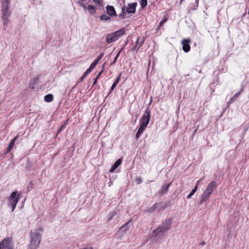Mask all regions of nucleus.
Wrapping results in <instances>:
<instances>
[{
	"label": "nucleus",
	"instance_id": "obj_1",
	"mask_svg": "<svg viewBox=\"0 0 249 249\" xmlns=\"http://www.w3.org/2000/svg\"><path fill=\"white\" fill-rule=\"evenodd\" d=\"M43 229L39 227L30 231V242L28 249H36L41 242Z\"/></svg>",
	"mask_w": 249,
	"mask_h": 249
},
{
	"label": "nucleus",
	"instance_id": "obj_2",
	"mask_svg": "<svg viewBox=\"0 0 249 249\" xmlns=\"http://www.w3.org/2000/svg\"><path fill=\"white\" fill-rule=\"evenodd\" d=\"M150 117V110L149 108H147L140 120V126L136 135V138H139L143 133L149 123Z\"/></svg>",
	"mask_w": 249,
	"mask_h": 249
},
{
	"label": "nucleus",
	"instance_id": "obj_3",
	"mask_svg": "<svg viewBox=\"0 0 249 249\" xmlns=\"http://www.w3.org/2000/svg\"><path fill=\"white\" fill-rule=\"evenodd\" d=\"M21 198L20 194H18L17 190L13 192L10 196L8 198L7 205L8 207L11 209L12 212H14L17 204Z\"/></svg>",
	"mask_w": 249,
	"mask_h": 249
},
{
	"label": "nucleus",
	"instance_id": "obj_4",
	"mask_svg": "<svg viewBox=\"0 0 249 249\" xmlns=\"http://www.w3.org/2000/svg\"><path fill=\"white\" fill-rule=\"evenodd\" d=\"M10 1L11 0H2L1 1L2 18L3 24L5 25H7L8 24V18L11 15V12L9 10V4Z\"/></svg>",
	"mask_w": 249,
	"mask_h": 249
},
{
	"label": "nucleus",
	"instance_id": "obj_5",
	"mask_svg": "<svg viewBox=\"0 0 249 249\" xmlns=\"http://www.w3.org/2000/svg\"><path fill=\"white\" fill-rule=\"evenodd\" d=\"M125 32V30L122 28L113 33L108 34L106 37V42L107 43H110L116 41L120 36L124 35Z\"/></svg>",
	"mask_w": 249,
	"mask_h": 249
},
{
	"label": "nucleus",
	"instance_id": "obj_6",
	"mask_svg": "<svg viewBox=\"0 0 249 249\" xmlns=\"http://www.w3.org/2000/svg\"><path fill=\"white\" fill-rule=\"evenodd\" d=\"M14 249L12 239L10 237L3 239L0 242V249Z\"/></svg>",
	"mask_w": 249,
	"mask_h": 249
},
{
	"label": "nucleus",
	"instance_id": "obj_7",
	"mask_svg": "<svg viewBox=\"0 0 249 249\" xmlns=\"http://www.w3.org/2000/svg\"><path fill=\"white\" fill-rule=\"evenodd\" d=\"M165 232L161 227H159L152 232L151 235L152 237L157 238V239L158 240L164 235Z\"/></svg>",
	"mask_w": 249,
	"mask_h": 249
},
{
	"label": "nucleus",
	"instance_id": "obj_8",
	"mask_svg": "<svg viewBox=\"0 0 249 249\" xmlns=\"http://www.w3.org/2000/svg\"><path fill=\"white\" fill-rule=\"evenodd\" d=\"M137 6V2L128 4L125 8V12L128 14H134L136 12V7Z\"/></svg>",
	"mask_w": 249,
	"mask_h": 249
},
{
	"label": "nucleus",
	"instance_id": "obj_9",
	"mask_svg": "<svg viewBox=\"0 0 249 249\" xmlns=\"http://www.w3.org/2000/svg\"><path fill=\"white\" fill-rule=\"evenodd\" d=\"M165 207L164 204L163 203H156L151 207L148 210V212L152 213L155 210L160 211Z\"/></svg>",
	"mask_w": 249,
	"mask_h": 249
},
{
	"label": "nucleus",
	"instance_id": "obj_10",
	"mask_svg": "<svg viewBox=\"0 0 249 249\" xmlns=\"http://www.w3.org/2000/svg\"><path fill=\"white\" fill-rule=\"evenodd\" d=\"M172 223V219L171 218H168L165 220L163 222L162 225L160 226L163 231H168L170 229L171 225Z\"/></svg>",
	"mask_w": 249,
	"mask_h": 249
},
{
	"label": "nucleus",
	"instance_id": "obj_11",
	"mask_svg": "<svg viewBox=\"0 0 249 249\" xmlns=\"http://www.w3.org/2000/svg\"><path fill=\"white\" fill-rule=\"evenodd\" d=\"M190 42L189 39H184L182 40V49L186 53L188 52L190 50Z\"/></svg>",
	"mask_w": 249,
	"mask_h": 249
},
{
	"label": "nucleus",
	"instance_id": "obj_12",
	"mask_svg": "<svg viewBox=\"0 0 249 249\" xmlns=\"http://www.w3.org/2000/svg\"><path fill=\"white\" fill-rule=\"evenodd\" d=\"M107 13L110 17H115L117 16L115 8L113 6L107 5L106 7Z\"/></svg>",
	"mask_w": 249,
	"mask_h": 249
},
{
	"label": "nucleus",
	"instance_id": "obj_13",
	"mask_svg": "<svg viewBox=\"0 0 249 249\" xmlns=\"http://www.w3.org/2000/svg\"><path fill=\"white\" fill-rule=\"evenodd\" d=\"M216 183L215 181H211L207 186V188L205 191L212 194L214 189L216 188Z\"/></svg>",
	"mask_w": 249,
	"mask_h": 249
},
{
	"label": "nucleus",
	"instance_id": "obj_14",
	"mask_svg": "<svg viewBox=\"0 0 249 249\" xmlns=\"http://www.w3.org/2000/svg\"><path fill=\"white\" fill-rule=\"evenodd\" d=\"M211 194L205 190L200 197V203L202 204L206 201L209 198Z\"/></svg>",
	"mask_w": 249,
	"mask_h": 249
},
{
	"label": "nucleus",
	"instance_id": "obj_15",
	"mask_svg": "<svg viewBox=\"0 0 249 249\" xmlns=\"http://www.w3.org/2000/svg\"><path fill=\"white\" fill-rule=\"evenodd\" d=\"M122 161V160L121 159L117 160L110 169L109 172L111 173L113 172L121 164Z\"/></svg>",
	"mask_w": 249,
	"mask_h": 249
},
{
	"label": "nucleus",
	"instance_id": "obj_16",
	"mask_svg": "<svg viewBox=\"0 0 249 249\" xmlns=\"http://www.w3.org/2000/svg\"><path fill=\"white\" fill-rule=\"evenodd\" d=\"M171 183H168V184H164L160 190V193L161 194H164L165 193V192H166L168 189H169V187H170V185H171Z\"/></svg>",
	"mask_w": 249,
	"mask_h": 249
},
{
	"label": "nucleus",
	"instance_id": "obj_17",
	"mask_svg": "<svg viewBox=\"0 0 249 249\" xmlns=\"http://www.w3.org/2000/svg\"><path fill=\"white\" fill-rule=\"evenodd\" d=\"M121 76V74H120V75L118 76V77L116 78V79L115 80V81H114V82L113 83V84H112V85L111 87L110 92H111L116 87V85L118 84V83H119V82L120 81Z\"/></svg>",
	"mask_w": 249,
	"mask_h": 249
},
{
	"label": "nucleus",
	"instance_id": "obj_18",
	"mask_svg": "<svg viewBox=\"0 0 249 249\" xmlns=\"http://www.w3.org/2000/svg\"><path fill=\"white\" fill-rule=\"evenodd\" d=\"M53 94H49L45 96L44 100L46 102H51L53 100Z\"/></svg>",
	"mask_w": 249,
	"mask_h": 249
},
{
	"label": "nucleus",
	"instance_id": "obj_19",
	"mask_svg": "<svg viewBox=\"0 0 249 249\" xmlns=\"http://www.w3.org/2000/svg\"><path fill=\"white\" fill-rule=\"evenodd\" d=\"M139 37L137 38L136 42L135 43V44L134 45V49L136 50H138L139 49V48L141 47L142 43L144 41V40L142 39L141 41V43H140V44L139 45H138V43H139Z\"/></svg>",
	"mask_w": 249,
	"mask_h": 249
},
{
	"label": "nucleus",
	"instance_id": "obj_20",
	"mask_svg": "<svg viewBox=\"0 0 249 249\" xmlns=\"http://www.w3.org/2000/svg\"><path fill=\"white\" fill-rule=\"evenodd\" d=\"M88 9L89 13L91 15H94L96 13L95 7L93 5H89L88 7Z\"/></svg>",
	"mask_w": 249,
	"mask_h": 249
},
{
	"label": "nucleus",
	"instance_id": "obj_21",
	"mask_svg": "<svg viewBox=\"0 0 249 249\" xmlns=\"http://www.w3.org/2000/svg\"><path fill=\"white\" fill-rule=\"evenodd\" d=\"M17 137H16L14 139H13L12 141L10 142V143L9 144L8 147L7 148V152H9L13 147L14 143L15 142V141L17 139Z\"/></svg>",
	"mask_w": 249,
	"mask_h": 249
},
{
	"label": "nucleus",
	"instance_id": "obj_22",
	"mask_svg": "<svg viewBox=\"0 0 249 249\" xmlns=\"http://www.w3.org/2000/svg\"><path fill=\"white\" fill-rule=\"evenodd\" d=\"M100 18L102 20L109 21L110 20V17L107 15H102L100 17Z\"/></svg>",
	"mask_w": 249,
	"mask_h": 249
},
{
	"label": "nucleus",
	"instance_id": "obj_23",
	"mask_svg": "<svg viewBox=\"0 0 249 249\" xmlns=\"http://www.w3.org/2000/svg\"><path fill=\"white\" fill-rule=\"evenodd\" d=\"M116 214V211H112L111 212L107 218V219L108 221H110L112 220V218Z\"/></svg>",
	"mask_w": 249,
	"mask_h": 249
},
{
	"label": "nucleus",
	"instance_id": "obj_24",
	"mask_svg": "<svg viewBox=\"0 0 249 249\" xmlns=\"http://www.w3.org/2000/svg\"><path fill=\"white\" fill-rule=\"evenodd\" d=\"M242 91V89H241L240 91L236 92L233 97L230 99V102H234L236 98L238 97V96L240 95L241 92Z\"/></svg>",
	"mask_w": 249,
	"mask_h": 249
},
{
	"label": "nucleus",
	"instance_id": "obj_25",
	"mask_svg": "<svg viewBox=\"0 0 249 249\" xmlns=\"http://www.w3.org/2000/svg\"><path fill=\"white\" fill-rule=\"evenodd\" d=\"M197 189V186H195L194 189H193L192 190V191L189 193V194L187 196V199L190 198L194 195V194L196 192Z\"/></svg>",
	"mask_w": 249,
	"mask_h": 249
},
{
	"label": "nucleus",
	"instance_id": "obj_26",
	"mask_svg": "<svg viewBox=\"0 0 249 249\" xmlns=\"http://www.w3.org/2000/svg\"><path fill=\"white\" fill-rule=\"evenodd\" d=\"M122 13L119 15V17L122 18H124L126 13L125 11V6L122 8Z\"/></svg>",
	"mask_w": 249,
	"mask_h": 249
},
{
	"label": "nucleus",
	"instance_id": "obj_27",
	"mask_svg": "<svg viewBox=\"0 0 249 249\" xmlns=\"http://www.w3.org/2000/svg\"><path fill=\"white\" fill-rule=\"evenodd\" d=\"M97 65V64L96 63H95L94 61H93L90 65V67H89V68L87 70V71H89V72H90L93 69V68Z\"/></svg>",
	"mask_w": 249,
	"mask_h": 249
},
{
	"label": "nucleus",
	"instance_id": "obj_28",
	"mask_svg": "<svg viewBox=\"0 0 249 249\" xmlns=\"http://www.w3.org/2000/svg\"><path fill=\"white\" fill-rule=\"evenodd\" d=\"M97 65V64L96 63H95L94 61H93L90 65V67H89V68L87 70V71H89V72H90L93 69V68Z\"/></svg>",
	"mask_w": 249,
	"mask_h": 249
},
{
	"label": "nucleus",
	"instance_id": "obj_29",
	"mask_svg": "<svg viewBox=\"0 0 249 249\" xmlns=\"http://www.w3.org/2000/svg\"><path fill=\"white\" fill-rule=\"evenodd\" d=\"M140 4L141 7L143 9L146 6L147 1V0H141Z\"/></svg>",
	"mask_w": 249,
	"mask_h": 249
},
{
	"label": "nucleus",
	"instance_id": "obj_30",
	"mask_svg": "<svg viewBox=\"0 0 249 249\" xmlns=\"http://www.w3.org/2000/svg\"><path fill=\"white\" fill-rule=\"evenodd\" d=\"M131 221V220H129L125 224V225L122 226L121 228V229L123 231H127L128 228L127 227L128 226V225L129 224V223Z\"/></svg>",
	"mask_w": 249,
	"mask_h": 249
},
{
	"label": "nucleus",
	"instance_id": "obj_31",
	"mask_svg": "<svg viewBox=\"0 0 249 249\" xmlns=\"http://www.w3.org/2000/svg\"><path fill=\"white\" fill-rule=\"evenodd\" d=\"M104 55L103 53L100 54V55L97 57V58L94 61L97 64L98 63L99 61L102 58Z\"/></svg>",
	"mask_w": 249,
	"mask_h": 249
},
{
	"label": "nucleus",
	"instance_id": "obj_32",
	"mask_svg": "<svg viewBox=\"0 0 249 249\" xmlns=\"http://www.w3.org/2000/svg\"><path fill=\"white\" fill-rule=\"evenodd\" d=\"M90 72L88 71L87 70L86 72L83 74L81 78L80 79V81H82L83 79Z\"/></svg>",
	"mask_w": 249,
	"mask_h": 249
},
{
	"label": "nucleus",
	"instance_id": "obj_33",
	"mask_svg": "<svg viewBox=\"0 0 249 249\" xmlns=\"http://www.w3.org/2000/svg\"><path fill=\"white\" fill-rule=\"evenodd\" d=\"M93 1L97 5H101L102 0H93Z\"/></svg>",
	"mask_w": 249,
	"mask_h": 249
},
{
	"label": "nucleus",
	"instance_id": "obj_34",
	"mask_svg": "<svg viewBox=\"0 0 249 249\" xmlns=\"http://www.w3.org/2000/svg\"><path fill=\"white\" fill-rule=\"evenodd\" d=\"M167 21L166 18L163 19L159 23V27H161L164 23Z\"/></svg>",
	"mask_w": 249,
	"mask_h": 249
},
{
	"label": "nucleus",
	"instance_id": "obj_35",
	"mask_svg": "<svg viewBox=\"0 0 249 249\" xmlns=\"http://www.w3.org/2000/svg\"><path fill=\"white\" fill-rule=\"evenodd\" d=\"M77 3L81 6L83 7V9L84 10H86L88 9V7H87V6L84 4H83V3L81 2H77Z\"/></svg>",
	"mask_w": 249,
	"mask_h": 249
},
{
	"label": "nucleus",
	"instance_id": "obj_36",
	"mask_svg": "<svg viewBox=\"0 0 249 249\" xmlns=\"http://www.w3.org/2000/svg\"><path fill=\"white\" fill-rule=\"evenodd\" d=\"M120 52H119L117 54V55H116V57H115V59H114V61H113V64H114V63H116V61H117V58H118V57H119V55H120Z\"/></svg>",
	"mask_w": 249,
	"mask_h": 249
},
{
	"label": "nucleus",
	"instance_id": "obj_37",
	"mask_svg": "<svg viewBox=\"0 0 249 249\" xmlns=\"http://www.w3.org/2000/svg\"><path fill=\"white\" fill-rule=\"evenodd\" d=\"M103 71H104V68H103V69L102 70V71L98 74L97 76H96V79L99 78V77L102 74Z\"/></svg>",
	"mask_w": 249,
	"mask_h": 249
},
{
	"label": "nucleus",
	"instance_id": "obj_38",
	"mask_svg": "<svg viewBox=\"0 0 249 249\" xmlns=\"http://www.w3.org/2000/svg\"><path fill=\"white\" fill-rule=\"evenodd\" d=\"M80 249H93L91 247H87Z\"/></svg>",
	"mask_w": 249,
	"mask_h": 249
},
{
	"label": "nucleus",
	"instance_id": "obj_39",
	"mask_svg": "<svg viewBox=\"0 0 249 249\" xmlns=\"http://www.w3.org/2000/svg\"><path fill=\"white\" fill-rule=\"evenodd\" d=\"M65 124H63V125L61 127V128H60V129H59V131H58V132H60L61 131V130L63 128V127L65 126Z\"/></svg>",
	"mask_w": 249,
	"mask_h": 249
},
{
	"label": "nucleus",
	"instance_id": "obj_40",
	"mask_svg": "<svg viewBox=\"0 0 249 249\" xmlns=\"http://www.w3.org/2000/svg\"><path fill=\"white\" fill-rule=\"evenodd\" d=\"M201 181V179H200V180H197V181L196 182V186H198V185L199 184V183H200V182Z\"/></svg>",
	"mask_w": 249,
	"mask_h": 249
},
{
	"label": "nucleus",
	"instance_id": "obj_41",
	"mask_svg": "<svg viewBox=\"0 0 249 249\" xmlns=\"http://www.w3.org/2000/svg\"><path fill=\"white\" fill-rule=\"evenodd\" d=\"M97 79H96V77L93 82V85H95L96 84Z\"/></svg>",
	"mask_w": 249,
	"mask_h": 249
},
{
	"label": "nucleus",
	"instance_id": "obj_42",
	"mask_svg": "<svg viewBox=\"0 0 249 249\" xmlns=\"http://www.w3.org/2000/svg\"><path fill=\"white\" fill-rule=\"evenodd\" d=\"M195 2H196V4L197 7H198V2H199V0H196Z\"/></svg>",
	"mask_w": 249,
	"mask_h": 249
},
{
	"label": "nucleus",
	"instance_id": "obj_43",
	"mask_svg": "<svg viewBox=\"0 0 249 249\" xmlns=\"http://www.w3.org/2000/svg\"><path fill=\"white\" fill-rule=\"evenodd\" d=\"M137 182H138V184L140 183V182H141V179H140V178L139 179H137Z\"/></svg>",
	"mask_w": 249,
	"mask_h": 249
},
{
	"label": "nucleus",
	"instance_id": "obj_44",
	"mask_svg": "<svg viewBox=\"0 0 249 249\" xmlns=\"http://www.w3.org/2000/svg\"><path fill=\"white\" fill-rule=\"evenodd\" d=\"M232 102H230V100L227 103V105L228 106H229L231 103H232Z\"/></svg>",
	"mask_w": 249,
	"mask_h": 249
},
{
	"label": "nucleus",
	"instance_id": "obj_45",
	"mask_svg": "<svg viewBox=\"0 0 249 249\" xmlns=\"http://www.w3.org/2000/svg\"><path fill=\"white\" fill-rule=\"evenodd\" d=\"M152 97H151L150 104H151L152 103Z\"/></svg>",
	"mask_w": 249,
	"mask_h": 249
},
{
	"label": "nucleus",
	"instance_id": "obj_46",
	"mask_svg": "<svg viewBox=\"0 0 249 249\" xmlns=\"http://www.w3.org/2000/svg\"><path fill=\"white\" fill-rule=\"evenodd\" d=\"M184 0H181L180 1L182 2Z\"/></svg>",
	"mask_w": 249,
	"mask_h": 249
}]
</instances>
